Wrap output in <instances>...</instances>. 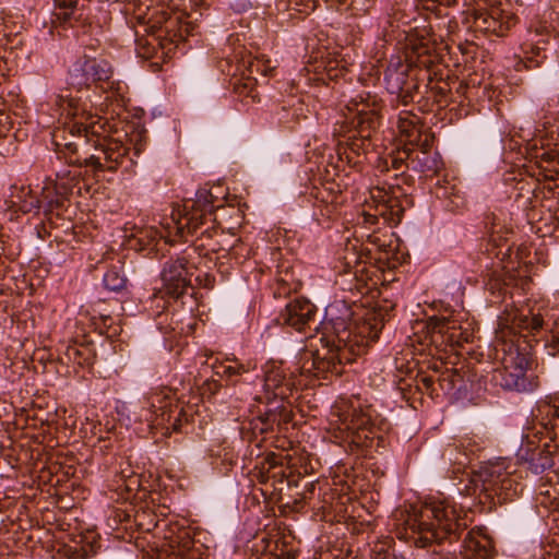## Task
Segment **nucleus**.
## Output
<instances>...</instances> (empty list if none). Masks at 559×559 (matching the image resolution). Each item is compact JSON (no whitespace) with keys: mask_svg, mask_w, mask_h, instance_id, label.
Here are the masks:
<instances>
[{"mask_svg":"<svg viewBox=\"0 0 559 559\" xmlns=\"http://www.w3.org/2000/svg\"><path fill=\"white\" fill-rule=\"evenodd\" d=\"M430 345L440 347L460 343L462 332L460 321L452 316L430 317L426 323Z\"/></svg>","mask_w":559,"mask_h":559,"instance_id":"dca6fc26","label":"nucleus"},{"mask_svg":"<svg viewBox=\"0 0 559 559\" xmlns=\"http://www.w3.org/2000/svg\"><path fill=\"white\" fill-rule=\"evenodd\" d=\"M96 358L95 349L90 344L73 343L64 346V350L60 356L63 364H75L81 367H90Z\"/></svg>","mask_w":559,"mask_h":559,"instance_id":"bb28decb","label":"nucleus"},{"mask_svg":"<svg viewBox=\"0 0 559 559\" xmlns=\"http://www.w3.org/2000/svg\"><path fill=\"white\" fill-rule=\"evenodd\" d=\"M518 456L527 463L528 469L536 475L554 466L552 453L549 450L548 443H545L543 447H532L531 443L522 445Z\"/></svg>","mask_w":559,"mask_h":559,"instance_id":"4be33fe9","label":"nucleus"},{"mask_svg":"<svg viewBox=\"0 0 559 559\" xmlns=\"http://www.w3.org/2000/svg\"><path fill=\"white\" fill-rule=\"evenodd\" d=\"M475 46L474 45H467L465 48H462V52L463 53H468L471 52L472 50H474Z\"/></svg>","mask_w":559,"mask_h":559,"instance_id":"09e8293b","label":"nucleus"},{"mask_svg":"<svg viewBox=\"0 0 559 559\" xmlns=\"http://www.w3.org/2000/svg\"><path fill=\"white\" fill-rule=\"evenodd\" d=\"M438 385L443 393L465 390L463 376L456 369H448L437 378Z\"/></svg>","mask_w":559,"mask_h":559,"instance_id":"7c9ffc66","label":"nucleus"},{"mask_svg":"<svg viewBox=\"0 0 559 559\" xmlns=\"http://www.w3.org/2000/svg\"><path fill=\"white\" fill-rule=\"evenodd\" d=\"M372 559H406L404 556L396 554L394 549L379 548L376 549Z\"/></svg>","mask_w":559,"mask_h":559,"instance_id":"c03bdc74","label":"nucleus"},{"mask_svg":"<svg viewBox=\"0 0 559 559\" xmlns=\"http://www.w3.org/2000/svg\"><path fill=\"white\" fill-rule=\"evenodd\" d=\"M411 170L421 173L427 177L435 176L442 168V162L437 152L428 148L412 147L411 162H408Z\"/></svg>","mask_w":559,"mask_h":559,"instance_id":"b1692460","label":"nucleus"},{"mask_svg":"<svg viewBox=\"0 0 559 559\" xmlns=\"http://www.w3.org/2000/svg\"><path fill=\"white\" fill-rule=\"evenodd\" d=\"M264 388L266 391H272L275 397L285 400L294 389V381L286 377L281 367H272L265 371Z\"/></svg>","mask_w":559,"mask_h":559,"instance_id":"a878e982","label":"nucleus"},{"mask_svg":"<svg viewBox=\"0 0 559 559\" xmlns=\"http://www.w3.org/2000/svg\"><path fill=\"white\" fill-rule=\"evenodd\" d=\"M437 75V72L431 69V79L427 78V75L421 76L420 81H427V84H425L426 88V97L427 99H432L433 103L438 105H442L443 103H447V95L449 93L448 84L447 83H435L433 80Z\"/></svg>","mask_w":559,"mask_h":559,"instance_id":"2f4dec72","label":"nucleus"},{"mask_svg":"<svg viewBox=\"0 0 559 559\" xmlns=\"http://www.w3.org/2000/svg\"><path fill=\"white\" fill-rule=\"evenodd\" d=\"M91 0H53V16L63 25L73 26L83 21Z\"/></svg>","mask_w":559,"mask_h":559,"instance_id":"5701e85b","label":"nucleus"},{"mask_svg":"<svg viewBox=\"0 0 559 559\" xmlns=\"http://www.w3.org/2000/svg\"><path fill=\"white\" fill-rule=\"evenodd\" d=\"M162 47L165 48L166 44L164 41L160 43Z\"/></svg>","mask_w":559,"mask_h":559,"instance_id":"603ef678","label":"nucleus"},{"mask_svg":"<svg viewBox=\"0 0 559 559\" xmlns=\"http://www.w3.org/2000/svg\"><path fill=\"white\" fill-rule=\"evenodd\" d=\"M242 66L247 68L249 75L253 76V74H262L263 76L269 75L273 68L269 64V61H263L259 58L248 59L247 61H242Z\"/></svg>","mask_w":559,"mask_h":559,"instance_id":"4c0bfd02","label":"nucleus"},{"mask_svg":"<svg viewBox=\"0 0 559 559\" xmlns=\"http://www.w3.org/2000/svg\"><path fill=\"white\" fill-rule=\"evenodd\" d=\"M437 382V378L432 376H421L418 380V386L425 389L427 392L432 394L436 389L433 388V384Z\"/></svg>","mask_w":559,"mask_h":559,"instance_id":"a18cd8bd","label":"nucleus"},{"mask_svg":"<svg viewBox=\"0 0 559 559\" xmlns=\"http://www.w3.org/2000/svg\"><path fill=\"white\" fill-rule=\"evenodd\" d=\"M71 192V185H67L64 182L61 183H47L43 187L40 192V205L44 209V213L47 215V207L50 205V201H53L58 193L60 194H69Z\"/></svg>","mask_w":559,"mask_h":559,"instance_id":"f704fd0d","label":"nucleus"},{"mask_svg":"<svg viewBox=\"0 0 559 559\" xmlns=\"http://www.w3.org/2000/svg\"><path fill=\"white\" fill-rule=\"evenodd\" d=\"M539 425L555 439L559 436V403H540L535 415Z\"/></svg>","mask_w":559,"mask_h":559,"instance_id":"c756f323","label":"nucleus"},{"mask_svg":"<svg viewBox=\"0 0 559 559\" xmlns=\"http://www.w3.org/2000/svg\"><path fill=\"white\" fill-rule=\"evenodd\" d=\"M504 324L510 328L511 332L522 334L527 332L535 335L543 329L544 320L540 314L524 313L522 310H514L504 319Z\"/></svg>","mask_w":559,"mask_h":559,"instance_id":"393cba45","label":"nucleus"},{"mask_svg":"<svg viewBox=\"0 0 559 559\" xmlns=\"http://www.w3.org/2000/svg\"><path fill=\"white\" fill-rule=\"evenodd\" d=\"M340 419L348 431L350 444L357 449H371L383 445V435L389 423L371 405H362L359 400L340 407Z\"/></svg>","mask_w":559,"mask_h":559,"instance_id":"39448f33","label":"nucleus"},{"mask_svg":"<svg viewBox=\"0 0 559 559\" xmlns=\"http://www.w3.org/2000/svg\"><path fill=\"white\" fill-rule=\"evenodd\" d=\"M540 43L546 44L545 40H537L531 45V56L526 57L527 68L538 67L546 59V48L540 46Z\"/></svg>","mask_w":559,"mask_h":559,"instance_id":"58836bf2","label":"nucleus"},{"mask_svg":"<svg viewBox=\"0 0 559 559\" xmlns=\"http://www.w3.org/2000/svg\"><path fill=\"white\" fill-rule=\"evenodd\" d=\"M192 266L186 257H178L167 261L163 267L160 277L162 292L174 299L183 296L191 286Z\"/></svg>","mask_w":559,"mask_h":559,"instance_id":"2eb2a0df","label":"nucleus"},{"mask_svg":"<svg viewBox=\"0 0 559 559\" xmlns=\"http://www.w3.org/2000/svg\"><path fill=\"white\" fill-rule=\"evenodd\" d=\"M485 225L488 230L489 241L495 247L508 245L509 236L513 233L507 224L502 213H490L485 218Z\"/></svg>","mask_w":559,"mask_h":559,"instance_id":"cd10ccee","label":"nucleus"},{"mask_svg":"<svg viewBox=\"0 0 559 559\" xmlns=\"http://www.w3.org/2000/svg\"><path fill=\"white\" fill-rule=\"evenodd\" d=\"M320 346L304 354L301 369L317 378L329 373L340 376L344 366L366 353L378 340L380 329L368 321L354 319L352 307L345 301H334L325 308Z\"/></svg>","mask_w":559,"mask_h":559,"instance_id":"f257e3e1","label":"nucleus"},{"mask_svg":"<svg viewBox=\"0 0 559 559\" xmlns=\"http://www.w3.org/2000/svg\"><path fill=\"white\" fill-rule=\"evenodd\" d=\"M454 460H455V461H457V462H459V464H464V462H463V461H461V460H459L457 457H455Z\"/></svg>","mask_w":559,"mask_h":559,"instance_id":"3c124183","label":"nucleus"},{"mask_svg":"<svg viewBox=\"0 0 559 559\" xmlns=\"http://www.w3.org/2000/svg\"><path fill=\"white\" fill-rule=\"evenodd\" d=\"M333 135L338 136V138H345L346 139L345 144H346L347 150L357 156H359L361 153H365L370 146L371 136L365 138L361 132L353 131V132L346 133L345 135H341V134L336 133L335 129H334Z\"/></svg>","mask_w":559,"mask_h":559,"instance_id":"473e14b6","label":"nucleus"},{"mask_svg":"<svg viewBox=\"0 0 559 559\" xmlns=\"http://www.w3.org/2000/svg\"><path fill=\"white\" fill-rule=\"evenodd\" d=\"M177 25V19H169L166 21L165 24V33L166 37L164 38L165 41H169L170 44H178L181 41L185 36L182 34V29L180 28L179 32H174V27Z\"/></svg>","mask_w":559,"mask_h":559,"instance_id":"ea45409f","label":"nucleus"},{"mask_svg":"<svg viewBox=\"0 0 559 559\" xmlns=\"http://www.w3.org/2000/svg\"><path fill=\"white\" fill-rule=\"evenodd\" d=\"M472 481L475 489H479L480 492H485L490 498L496 496L499 501L512 500L523 489L511 473L504 471L502 464L483 467Z\"/></svg>","mask_w":559,"mask_h":559,"instance_id":"f8f14e48","label":"nucleus"},{"mask_svg":"<svg viewBox=\"0 0 559 559\" xmlns=\"http://www.w3.org/2000/svg\"><path fill=\"white\" fill-rule=\"evenodd\" d=\"M294 289L295 287L287 280L278 277L273 287V296L274 298L287 297Z\"/></svg>","mask_w":559,"mask_h":559,"instance_id":"a19ab883","label":"nucleus"},{"mask_svg":"<svg viewBox=\"0 0 559 559\" xmlns=\"http://www.w3.org/2000/svg\"><path fill=\"white\" fill-rule=\"evenodd\" d=\"M372 198L376 201V205L373 212L365 211L362 213V224L366 227H371L373 225L379 224V221L382 219L383 224L388 225H397L404 214L405 211V201H403L400 195H392L389 192H385V188L377 189V194H373Z\"/></svg>","mask_w":559,"mask_h":559,"instance_id":"4468645a","label":"nucleus"},{"mask_svg":"<svg viewBox=\"0 0 559 559\" xmlns=\"http://www.w3.org/2000/svg\"><path fill=\"white\" fill-rule=\"evenodd\" d=\"M316 313V306L310 300L300 297L289 301L276 320L280 324L288 325L301 332L314 322Z\"/></svg>","mask_w":559,"mask_h":559,"instance_id":"f3484780","label":"nucleus"},{"mask_svg":"<svg viewBox=\"0 0 559 559\" xmlns=\"http://www.w3.org/2000/svg\"><path fill=\"white\" fill-rule=\"evenodd\" d=\"M502 352V367L493 370L492 381L509 391H534L538 386V379L526 373L530 365V354L526 347L521 348L512 341L510 344H503Z\"/></svg>","mask_w":559,"mask_h":559,"instance_id":"6e6552de","label":"nucleus"},{"mask_svg":"<svg viewBox=\"0 0 559 559\" xmlns=\"http://www.w3.org/2000/svg\"><path fill=\"white\" fill-rule=\"evenodd\" d=\"M293 420V412L289 405L281 400V404L269 407L264 413L252 420V429L260 433H267L273 430L274 425L280 429Z\"/></svg>","mask_w":559,"mask_h":559,"instance_id":"412c9836","label":"nucleus"},{"mask_svg":"<svg viewBox=\"0 0 559 559\" xmlns=\"http://www.w3.org/2000/svg\"><path fill=\"white\" fill-rule=\"evenodd\" d=\"M323 193H324V191H319L317 193L316 207L319 210L321 216L330 218L336 211L337 195L330 193L328 195V198H330V200H329V199L324 198Z\"/></svg>","mask_w":559,"mask_h":559,"instance_id":"e433bc0d","label":"nucleus"},{"mask_svg":"<svg viewBox=\"0 0 559 559\" xmlns=\"http://www.w3.org/2000/svg\"><path fill=\"white\" fill-rule=\"evenodd\" d=\"M394 518L402 526L399 537L418 549L414 559H460L455 552L438 549L456 543L467 528L466 516L454 504L447 501L411 504L408 509L395 510Z\"/></svg>","mask_w":559,"mask_h":559,"instance_id":"7ed1b4c3","label":"nucleus"},{"mask_svg":"<svg viewBox=\"0 0 559 559\" xmlns=\"http://www.w3.org/2000/svg\"><path fill=\"white\" fill-rule=\"evenodd\" d=\"M411 153L412 147H404L403 150H399L394 155H390L385 158H379L376 165V169L379 174H391L392 182H385L388 186V190L392 195H400V198L405 201L407 205L412 203L409 198L407 197L406 191L403 189L402 185L411 186L413 182L412 176L406 174L408 167V162H411Z\"/></svg>","mask_w":559,"mask_h":559,"instance_id":"ddd939ff","label":"nucleus"},{"mask_svg":"<svg viewBox=\"0 0 559 559\" xmlns=\"http://www.w3.org/2000/svg\"><path fill=\"white\" fill-rule=\"evenodd\" d=\"M461 555L464 559H493L496 549L492 538L484 526L473 527L465 534Z\"/></svg>","mask_w":559,"mask_h":559,"instance_id":"a211bd4d","label":"nucleus"},{"mask_svg":"<svg viewBox=\"0 0 559 559\" xmlns=\"http://www.w3.org/2000/svg\"><path fill=\"white\" fill-rule=\"evenodd\" d=\"M436 61L437 57L426 55V51L419 52L416 61L392 58L384 71L386 90L397 94L404 105L413 102L415 94L419 92L421 76L431 79V67Z\"/></svg>","mask_w":559,"mask_h":559,"instance_id":"423d86ee","label":"nucleus"},{"mask_svg":"<svg viewBox=\"0 0 559 559\" xmlns=\"http://www.w3.org/2000/svg\"><path fill=\"white\" fill-rule=\"evenodd\" d=\"M69 84L79 91L95 85L115 96H122L126 84L114 80V68L102 58L82 56L69 71Z\"/></svg>","mask_w":559,"mask_h":559,"instance_id":"9d476101","label":"nucleus"},{"mask_svg":"<svg viewBox=\"0 0 559 559\" xmlns=\"http://www.w3.org/2000/svg\"><path fill=\"white\" fill-rule=\"evenodd\" d=\"M68 194H60L58 193L53 201H50V205L47 207V214L53 212L55 210H59L63 207L64 200L67 199Z\"/></svg>","mask_w":559,"mask_h":559,"instance_id":"49530a36","label":"nucleus"},{"mask_svg":"<svg viewBox=\"0 0 559 559\" xmlns=\"http://www.w3.org/2000/svg\"><path fill=\"white\" fill-rule=\"evenodd\" d=\"M452 452H453V449H447L444 451V455H448L449 456V461H452Z\"/></svg>","mask_w":559,"mask_h":559,"instance_id":"8fccbe9b","label":"nucleus"},{"mask_svg":"<svg viewBox=\"0 0 559 559\" xmlns=\"http://www.w3.org/2000/svg\"><path fill=\"white\" fill-rule=\"evenodd\" d=\"M515 17L500 8L490 10H478L475 12V27L484 33L504 36L507 32L515 25Z\"/></svg>","mask_w":559,"mask_h":559,"instance_id":"aec40b11","label":"nucleus"},{"mask_svg":"<svg viewBox=\"0 0 559 559\" xmlns=\"http://www.w3.org/2000/svg\"><path fill=\"white\" fill-rule=\"evenodd\" d=\"M214 197L207 189H200L194 200L187 201L182 207L173 210L170 222L163 226V230L156 227L140 229L131 240V247L145 252L148 257H156L162 246L174 243L177 240L188 241L189 237L197 236L193 241V250L199 255H209L218 252V242L213 240L217 234L215 225Z\"/></svg>","mask_w":559,"mask_h":559,"instance_id":"f03ea898","label":"nucleus"},{"mask_svg":"<svg viewBox=\"0 0 559 559\" xmlns=\"http://www.w3.org/2000/svg\"><path fill=\"white\" fill-rule=\"evenodd\" d=\"M545 347L551 356H559V328L551 332L550 337L546 340Z\"/></svg>","mask_w":559,"mask_h":559,"instance_id":"79ce46f5","label":"nucleus"},{"mask_svg":"<svg viewBox=\"0 0 559 559\" xmlns=\"http://www.w3.org/2000/svg\"><path fill=\"white\" fill-rule=\"evenodd\" d=\"M146 420L152 426L165 429L166 433L189 431L194 421V405L183 404L170 395V390H162L147 396Z\"/></svg>","mask_w":559,"mask_h":559,"instance_id":"0eeeda50","label":"nucleus"},{"mask_svg":"<svg viewBox=\"0 0 559 559\" xmlns=\"http://www.w3.org/2000/svg\"><path fill=\"white\" fill-rule=\"evenodd\" d=\"M348 114L335 123V132L345 135L349 132H361L364 136H372L381 123L382 99L376 94L361 93L350 98L346 105Z\"/></svg>","mask_w":559,"mask_h":559,"instance_id":"1a4fd4ad","label":"nucleus"},{"mask_svg":"<svg viewBox=\"0 0 559 559\" xmlns=\"http://www.w3.org/2000/svg\"><path fill=\"white\" fill-rule=\"evenodd\" d=\"M127 277L121 267H110L103 277L104 287L114 293H121L127 288Z\"/></svg>","mask_w":559,"mask_h":559,"instance_id":"72a5a7b5","label":"nucleus"},{"mask_svg":"<svg viewBox=\"0 0 559 559\" xmlns=\"http://www.w3.org/2000/svg\"><path fill=\"white\" fill-rule=\"evenodd\" d=\"M368 241L372 245H376L383 251H386V245L381 241L380 237L377 234H372L368 236Z\"/></svg>","mask_w":559,"mask_h":559,"instance_id":"de8ad7c7","label":"nucleus"},{"mask_svg":"<svg viewBox=\"0 0 559 559\" xmlns=\"http://www.w3.org/2000/svg\"><path fill=\"white\" fill-rule=\"evenodd\" d=\"M251 369L250 364H241L237 360L233 364H219L215 367L214 374L219 379H207L201 385V393L204 396L211 397L215 395L223 386L222 381L226 382V385H235L238 383L243 374L249 373Z\"/></svg>","mask_w":559,"mask_h":559,"instance_id":"6ab92c4d","label":"nucleus"},{"mask_svg":"<svg viewBox=\"0 0 559 559\" xmlns=\"http://www.w3.org/2000/svg\"><path fill=\"white\" fill-rule=\"evenodd\" d=\"M52 144L57 157L69 165L92 166L98 171L119 168L130 171L134 166L129 147L121 140L110 135H87L86 132L71 130L69 122L52 132Z\"/></svg>","mask_w":559,"mask_h":559,"instance_id":"20e7f679","label":"nucleus"},{"mask_svg":"<svg viewBox=\"0 0 559 559\" xmlns=\"http://www.w3.org/2000/svg\"><path fill=\"white\" fill-rule=\"evenodd\" d=\"M61 115L69 119L71 130L86 132L93 136L109 135L112 126L107 119L92 112V103L72 94L59 97Z\"/></svg>","mask_w":559,"mask_h":559,"instance_id":"9b49d317","label":"nucleus"},{"mask_svg":"<svg viewBox=\"0 0 559 559\" xmlns=\"http://www.w3.org/2000/svg\"><path fill=\"white\" fill-rule=\"evenodd\" d=\"M255 84L257 79L253 76L235 79L233 82V90L239 97H250L254 100L258 96Z\"/></svg>","mask_w":559,"mask_h":559,"instance_id":"c9c22d12","label":"nucleus"},{"mask_svg":"<svg viewBox=\"0 0 559 559\" xmlns=\"http://www.w3.org/2000/svg\"><path fill=\"white\" fill-rule=\"evenodd\" d=\"M15 192L12 193L11 203L15 211L23 214L38 213L41 209L39 197L34 194L29 187H13Z\"/></svg>","mask_w":559,"mask_h":559,"instance_id":"c85d7f7f","label":"nucleus"},{"mask_svg":"<svg viewBox=\"0 0 559 559\" xmlns=\"http://www.w3.org/2000/svg\"><path fill=\"white\" fill-rule=\"evenodd\" d=\"M79 174L72 173L71 170H64V171H58L56 174V182L55 183H61L64 182L67 185H71V189L75 185V181L78 179Z\"/></svg>","mask_w":559,"mask_h":559,"instance_id":"37998d69","label":"nucleus"}]
</instances>
